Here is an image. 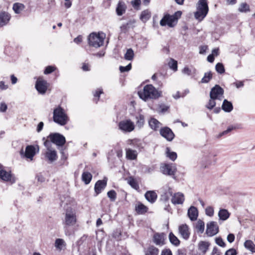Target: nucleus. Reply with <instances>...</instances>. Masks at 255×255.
I'll return each instance as SVG.
<instances>
[{"label":"nucleus","mask_w":255,"mask_h":255,"mask_svg":"<svg viewBox=\"0 0 255 255\" xmlns=\"http://www.w3.org/2000/svg\"><path fill=\"white\" fill-rule=\"evenodd\" d=\"M161 92L158 91L152 85L145 86L142 90L138 92L140 98L146 101L148 99H156L161 96Z\"/></svg>","instance_id":"nucleus-1"},{"label":"nucleus","mask_w":255,"mask_h":255,"mask_svg":"<svg viewBox=\"0 0 255 255\" xmlns=\"http://www.w3.org/2000/svg\"><path fill=\"white\" fill-rule=\"evenodd\" d=\"M209 11L207 0H199L197 4L195 18L201 21L206 17Z\"/></svg>","instance_id":"nucleus-2"},{"label":"nucleus","mask_w":255,"mask_h":255,"mask_svg":"<svg viewBox=\"0 0 255 255\" xmlns=\"http://www.w3.org/2000/svg\"><path fill=\"white\" fill-rule=\"evenodd\" d=\"M53 119L55 123L60 126L66 125L69 121L65 111L60 106L54 109Z\"/></svg>","instance_id":"nucleus-3"},{"label":"nucleus","mask_w":255,"mask_h":255,"mask_svg":"<svg viewBox=\"0 0 255 255\" xmlns=\"http://www.w3.org/2000/svg\"><path fill=\"white\" fill-rule=\"evenodd\" d=\"M76 222L77 217L75 210L71 208H67L63 220V226H73Z\"/></svg>","instance_id":"nucleus-4"},{"label":"nucleus","mask_w":255,"mask_h":255,"mask_svg":"<svg viewBox=\"0 0 255 255\" xmlns=\"http://www.w3.org/2000/svg\"><path fill=\"white\" fill-rule=\"evenodd\" d=\"M105 37V35L103 33L97 34L93 32L89 36V44L93 47H99L103 45Z\"/></svg>","instance_id":"nucleus-5"},{"label":"nucleus","mask_w":255,"mask_h":255,"mask_svg":"<svg viewBox=\"0 0 255 255\" xmlns=\"http://www.w3.org/2000/svg\"><path fill=\"white\" fill-rule=\"evenodd\" d=\"M44 145L46 147L47 150L45 153V158L50 162H52L57 159V155L56 150L52 148V144L48 140H45Z\"/></svg>","instance_id":"nucleus-6"},{"label":"nucleus","mask_w":255,"mask_h":255,"mask_svg":"<svg viewBox=\"0 0 255 255\" xmlns=\"http://www.w3.org/2000/svg\"><path fill=\"white\" fill-rule=\"evenodd\" d=\"M46 140H48L51 143H54L59 146H63L66 142L65 137L58 133H53L50 134L47 136V139Z\"/></svg>","instance_id":"nucleus-7"},{"label":"nucleus","mask_w":255,"mask_h":255,"mask_svg":"<svg viewBox=\"0 0 255 255\" xmlns=\"http://www.w3.org/2000/svg\"><path fill=\"white\" fill-rule=\"evenodd\" d=\"M120 130L126 132H130L134 130V124L130 120H125L121 121L118 125Z\"/></svg>","instance_id":"nucleus-8"},{"label":"nucleus","mask_w":255,"mask_h":255,"mask_svg":"<svg viewBox=\"0 0 255 255\" xmlns=\"http://www.w3.org/2000/svg\"><path fill=\"white\" fill-rule=\"evenodd\" d=\"M176 23L177 21L174 16L168 14L164 15L160 21V24L162 26L167 25L170 27H173L176 24Z\"/></svg>","instance_id":"nucleus-9"},{"label":"nucleus","mask_w":255,"mask_h":255,"mask_svg":"<svg viewBox=\"0 0 255 255\" xmlns=\"http://www.w3.org/2000/svg\"><path fill=\"white\" fill-rule=\"evenodd\" d=\"M224 90L218 85L211 89L210 93V98H215L221 100L223 97Z\"/></svg>","instance_id":"nucleus-10"},{"label":"nucleus","mask_w":255,"mask_h":255,"mask_svg":"<svg viewBox=\"0 0 255 255\" xmlns=\"http://www.w3.org/2000/svg\"><path fill=\"white\" fill-rule=\"evenodd\" d=\"M48 88V83L46 81L41 78H38L35 84V88L40 94H44Z\"/></svg>","instance_id":"nucleus-11"},{"label":"nucleus","mask_w":255,"mask_h":255,"mask_svg":"<svg viewBox=\"0 0 255 255\" xmlns=\"http://www.w3.org/2000/svg\"><path fill=\"white\" fill-rule=\"evenodd\" d=\"M219 232V227L216 222L211 221L207 224L206 234L209 237H212Z\"/></svg>","instance_id":"nucleus-12"},{"label":"nucleus","mask_w":255,"mask_h":255,"mask_svg":"<svg viewBox=\"0 0 255 255\" xmlns=\"http://www.w3.org/2000/svg\"><path fill=\"white\" fill-rule=\"evenodd\" d=\"M160 134L162 137L169 141H172L175 136L173 132L167 127L161 128L160 129Z\"/></svg>","instance_id":"nucleus-13"},{"label":"nucleus","mask_w":255,"mask_h":255,"mask_svg":"<svg viewBox=\"0 0 255 255\" xmlns=\"http://www.w3.org/2000/svg\"><path fill=\"white\" fill-rule=\"evenodd\" d=\"M36 153V148L33 145H27L25 148V151L24 152L22 149L20 154L21 155H23L26 158H29L32 160L33 156Z\"/></svg>","instance_id":"nucleus-14"},{"label":"nucleus","mask_w":255,"mask_h":255,"mask_svg":"<svg viewBox=\"0 0 255 255\" xmlns=\"http://www.w3.org/2000/svg\"><path fill=\"white\" fill-rule=\"evenodd\" d=\"M160 170L164 174L173 175L175 173L176 168L172 164H165L161 166Z\"/></svg>","instance_id":"nucleus-15"},{"label":"nucleus","mask_w":255,"mask_h":255,"mask_svg":"<svg viewBox=\"0 0 255 255\" xmlns=\"http://www.w3.org/2000/svg\"><path fill=\"white\" fill-rule=\"evenodd\" d=\"M166 235L163 233H156L153 236V242L157 246H162L164 244Z\"/></svg>","instance_id":"nucleus-16"},{"label":"nucleus","mask_w":255,"mask_h":255,"mask_svg":"<svg viewBox=\"0 0 255 255\" xmlns=\"http://www.w3.org/2000/svg\"><path fill=\"white\" fill-rule=\"evenodd\" d=\"M0 178L4 181H11L12 180V182H14L10 171L5 170L1 164H0Z\"/></svg>","instance_id":"nucleus-17"},{"label":"nucleus","mask_w":255,"mask_h":255,"mask_svg":"<svg viewBox=\"0 0 255 255\" xmlns=\"http://www.w3.org/2000/svg\"><path fill=\"white\" fill-rule=\"evenodd\" d=\"M184 194L181 192L174 194L171 198V202L174 205L182 204L184 201Z\"/></svg>","instance_id":"nucleus-18"},{"label":"nucleus","mask_w":255,"mask_h":255,"mask_svg":"<svg viewBox=\"0 0 255 255\" xmlns=\"http://www.w3.org/2000/svg\"><path fill=\"white\" fill-rule=\"evenodd\" d=\"M107 180L104 179L102 180H98L95 185V192L96 195L99 194L104 190L107 185Z\"/></svg>","instance_id":"nucleus-19"},{"label":"nucleus","mask_w":255,"mask_h":255,"mask_svg":"<svg viewBox=\"0 0 255 255\" xmlns=\"http://www.w3.org/2000/svg\"><path fill=\"white\" fill-rule=\"evenodd\" d=\"M163 194L161 195V200L166 203L169 201V197L172 195L171 188L168 186L163 187Z\"/></svg>","instance_id":"nucleus-20"},{"label":"nucleus","mask_w":255,"mask_h":255,"mask_svg":"<svg viewBox=\"0 0 255 255\" xmlns=\"http://www.w3.org/2000/svg\"><path fill=\"white\" fill-rule=\"evenodd\" d=\"M179 233L181 236L185 240H187L190 236L189 227L186 224L180 225L178 228Z\"/></svg>","instance_id":"nucleus-21"},{"label":"nucleus","mask_w":255,"mask_h":255,"mask_svg":"<svg viewBox=\"0 0 255 255\" xmlns=\"http://www.w3.org/2000/svg\"><path fill=\"white\" fill-rule=\"evenodd\" d=\"M10 18V14L5 11L0 12V27L6 25Z\"/></svg>","instance_id":"nucleus-22"},{"label":"nucleus","mask_w":255,"mask_h":255,"mask_svg":"<svg viewBox=\"0 0 255 255\" xmlns=\"http://www.w3.org/2000/svg\"><path fill=\"white\" fill-rule=\"evenodd\" d=\"M127 5L125 2L122 0H120L116 7V13L118 15L121 16L125 13L127 9Z\"/></svg>","instance_id":"nucleus-23"},{"label":"nucleus","mask_w":255,"mask_h":255,"mask_svg":"<svg viewBox=\"0 0 255 255\" xmlns=\"http://www.w3.org/2000/svg\"><path fill=\"white\" fill-rule=\"evenodd\" d=\"M188 215L191 221L196 220L198 216L197 209L194 206L190 207L188 210Z\"/></svg>","instance_id":"nucleus-24"},{"label":"nucleus","mask_w":255,"mask_h":255,"mask_svg":"<svg viewBox=\"0 0 255 255\" xmlns=\"http://www.w3.org/2000/svg\"><path fill=\"white\" fill-rule=\"evenodd\" d=\"M144 196L146 199L151 203H154L157 197L156 193L153 191H147Z\"/></svg>","instance_id":"nucleus-25"},{"label":"nucleus","mask_w":255,"mask_h":255,"mask_svg":"<svg viewBox=\"0 0 255 255\" xmlns=\"http://www.w3.org/2000/svg\"><path fill=\"white\" fill-rule=\"evenodd\" d=\"M148 124L150 128L154 130H157L161 126V124L158 120L153 118L148 121Z\"/></svg>","instance_id":"nucleus-26"},{"label":"nucleus","mask_w":255,"mask_h":255,"mask_svg":"<svg viewBox=\"0 0 255 255\" xmlns=\"http://www.w3.org/2000/svg\"><path fill=\"white\" fill-rule=\"evenodd\" d=\"M210 244L205 241H201L198 244V249L203 254L205 255L209 249Z\"/></svg>","instance_id":"nucleus-27"},{"label":"nucleus","mask_w":255,"mask_h":255,"mask_svg":"<svg viewBox=\"0 0 255 255\" xmlns=\"http://www.w3.org/2000/svg\"><path fill=\"white\" fill-rule=\"evenodd\" d=\"M222 108L225 112L229 113L233 109V106L231 102L224 100L222 106Z\"/></svg>","instance_id":"nucleus-28"},{"label":"nucleus","mask_w":255,"mask_h":255,"mask_svg":"<svg viewBox=\"0 0 255 255\" xmlns=\"http://www.w3.org/2000/svg\"><path fill=\"white\" fill-rule=\"evenodd\" d=\"M137 155V151L130 148L126 149V157L130 160H134L136 158Z\"/></svg>","instance_id":"nucleus-29"},{"label":"nucleus","mask_w":255,"mask_h":255,"mask_svg":"<svg viewBox=\"0 0 255 255\" xmlns=\"http://www.w3.org/2000/svg\"><path fill=\"white\" fill-rule=\"evenodd\" d=\"M218 217L220 220L225 221L229 218L230 213L226 209H222L219 211Z\"/></svg>","instance_id":"nucleus-30"},{"label":"nucleus","mask_w":255,"mask_h":255,"mask_svg":"<svg viewBox=\"0 0 255 255\" xmlns=\"http://www.w3.org/2000/svg\"><path fill=\"white\" fill-rule=\"evenodd\" d=\"M244 246L247 250L252 253H255V244L252 241L250 240L246 241L244 244Z\"/></svg>","instance_id":"nucleus-31"},{"label":"nucleus","mask_w":255,"mask_h":255,"mask_svg":"<svg viewBox=\"0 0 255 255\" xmlns=\"http://www.w3.org/2000/svg\"><path fill=\"white\" fill-rule=\"evenodd\" d=\"M159 250L153 246H150L145 251V255H158Z\"/></svg>","instance_id":"nucleus-32"},{"label":"nucleus","mask_w":255,"mask_h":255,"mask_svg":"<svg viewBox=\"0 0 255 255\" xmlns=\"http://www.w3.org/2000/svg\"><path fill=\"white\" fill-rule=\"evenodd\" d=\"M151 17V12L148 9L142 11L141 13L140 18L143 22H146Z\"/></svg>","instance_id":"nucleus-33"},{"label":"nucleus","mask_w":255,"mask_h":255,"mask_svg":"<svg viewBox=\"0 0 255 255\" xmlns=\"http://www.w3.org/2000/svg\"><path fill=\"white\" fill-rule=\"evenodd\" d=\"M92 178V174L87 171L84 172L82 175V180L85 184H88Z\"/></svg>","instance_id":"nucleus-34"},{"label":"nucleus","mask_w":255,"mask_h":255,"mask_svg":"<svg viewBox=\"0 0 255 255\" xmlns=\"http://www.w3.org/2000/svg\"><path fill=\"white\" fill-rule=\"evenodd\" d=\"M60 200L61 202V205L64 207L65 206V205L70 204L73 201V199L68 196H61L60 197Z\"/></svg>","instance_id":"nucleus-35"},{"label":"nucleus","mask_w":255,"mask_h":255,"mask_svg":"<svg viewBox=\"0 0 255 255\" xmlns=\"http://www.w3.org/2000/svg\"><path fill=\"white\" fill-rule=\"evenodd\" d=\"M135 210L138 214H143L147 212V208L142 203H138L135 206Z\"/></svg>","instance_id":"nucleus-36"},{"label":"nucleus","mask_w":255,"mask_h":255,"mask_svg":"<svg viewBox=\"0 0 255 255\" xmlns=\"http://www.w3.org/2000/svg\"><path fill=\"white\" fill-rule=\"evenodd\" d=\"M169 239L170 242L175 246H178L180 244V241L172 233H170L169 235Z\"/></svg>","instance_id":"nucleus-37"},{"label":"nucleus","mask_w":255,"mask_h":255,"mask_svg":"<svg viewBox=\"0 0 255 255\" xmlns=\"http://www.w3.org/2000/svg\"><path fill=\"white\" fill-rule=\"evenodd\" d=\"M238 11L241 12H249L250 11V5L246 2H242L239 6Z\"/></svg>","instance_id":"nucleus-38"},{"label":"nucleus","mask_w":255,"mask_h":255,"mask_svg":"<svg viewBox=\"0 0 255 255\" xmlns=\"http://www.w3.org/2000/svg\"><path fill=\"white\" fill-rule=\"evenodd\" d=\"M65 246H66V243L63 239H57L56 240L55 243V247L57 249H58L60 250H61Z\"/></svg>","instance_id":"nucleus-39"},{"label":"nucleus","mask_w":255,"mask_h":255,"mask_svg":"<svg viewBox=\"0 0 255 255\" xmlns=\"http://www.w3.org/2000/svg\"><path fill=\"white\" fill-rule=\"evenodd\" d=\"M205 224L204 222L201 220H199L196 225V229L197 231L200 233H203L204 231Z\"/></svg>","instance_id":"nucleus-40"},{"label":"nucleus","mask_w":255,"mask_h":255,"mask_svg":"<svg viewBox=\"0 0 255 255\" xmlns=\"http://www.w3.org/2000/svg\"><path fill=\"white\" fill-rule=\"evenodd\" d=\"M166 156L172 161L175 160L177 158V154L175 152L170 151V148L167 147L166 149Z\"/></svg>","instance_id":"nucleus-41"},{"label":"nucleus","mask_w":255,"mask_h":255,"mask_svg":"<svg viewBox=\"0 0 255 255\" xmlns=\"http://www.w3.org/2000/svg\"><path fill=\"white\" fill-rule=\"evenodd\" d=\"M12 8L16 13H19L24 9V6L23 4L15 3L13 5Z\"/></svg>","instance_id":"nucleus-42"},{"label":"nucleus","mask_w":255,"mask_h":255,"mask_svg":"<svg viewBox=\"0 0 255 255\" xmlns=\"http://www.w3.org/2000/svg\"><path fill=\"white\" fill-rule=\"evenodd\" d=\"M125 59L127 60H132L134 57V52L131 48L128 49L125 54Z\"/></svg>","instance_id":"nucleus-43"},{"label":"nucleus","mask_w":255,"mask_h":255,"mask_svg":"<svg viewBox=\"0 0 255 255\" xmlns=\"http://www.w3.org/2000/svg\"><path fill=\"white\" fill-rule=\"evenodd\" d=\"M212 78V74L211 72L205 73L203 78L201 80V83H207L210 81Z\"/></svg>","instance_id":"nucleus-44"},{"label":"nucleus","mask_w":255,"mask_h":255,"mask_svg":"<svg viewBox=\"0 0 255 255\" xmlns=\"http://www.w3.org/2000/svg\"><path fill=\"white\" fill-rule=\"evenodd\" d=\"M136 125L141 128L144 124V117L143 115H140L138 117H136Z\"/></svg>","instance_id":"nucleus-45"},{"label":"nucleus","mask_w":255,"mask_h":255,"mask_svg":"<svg viewBox=\"0 0 255 255\" xmlns=\"http://www.w3.org/2000/svg\"><path fill=\"white\" fill-rule=\"evenodd\" d=\"M168 65L169 67L174 71L177 70V62L176 60L171 59L168 63Z\"/></svg>","instance_id":"nucleus-46"},{"label":"nucleus","mask_w":255,"mask_h":255,"mask_svg":"<svg viewBox=\"0 0 255 255\" xmlns=\"http://www.w3.org/2000/svg\"><path fill=\"white\" fill-rule=\"evenodd\" d=\"M128 183L134 189H137L138 188V185L136 180L132 177H129L128 179Z\"/></svg>","instance_id":"nucleus-47"},{"label":"nucleus","mask_w":255,"mask_h":255,"mask_svg":"<svg viewBox=\"0 0 255 255\" xmlns=\"http://www.w3.org/2000/svg\"><path fill=\"white\" fill-rule=\"evenodd\" d=\"M107 195L111 201L114 202L116 200L117 198V194L115 191L113 190L109 191L107 193Z\"/></svg>","instance_id":"nucleus-48"},{"label":"nucleus","mask_w":255,"mask_h":255,"mask_svg":"<svg viewBox=\"0 0 255 255\" xmlns=\"http://www.w3.org/2000/svg\"><path fill=\"white\" fill-rule=\"evenodd\" d=\"M215 68L217 72L220 74H223L225 72L224 66L223 64L221 63H217L216 65Z\"/></svg>","instance_id":"nucleus-49"},{"label":"nucleus","mask_w":255,"mask_h":255,"mask_svg":"<svg viewBox=\"0 0 255 255\" xmlns=\"http://www.w3.org/2000/svg\"><path fill=\"white\" fill-rule=\"evenodd\" d=\"M169 109V107L164 104L159 105L157 111L159 113H164L166 112Z\"/></svg>","instance_id":"nucleus-50"},{"label":"nucleus","mask_w":255,"mask_h":255,"mask_svg":"<svg viewBox=\"0 0 255 255\" xmlns=\"http://www.w3.org/2000/svg\"><path fill=\"white\" fill-rule=\"evenodd\" d=\"M205 213L206 215L212 217L214 214L213 208L211 206H208L205 209Z\"/></svg>","instance_id":"nucleus-51"},{"label":"nucleus","mask_w":255,"mask_h":255,"mask_svg":"<svg viewBox=\"0 0 255 255\" xmlns=\"http://www.w3.org/2000/svg\"><path fill=\"white\" fill-rule=\"evenodd\" d=\"M216 99L215 98H210L208 104L206 105L207 108L208 109L211 110L216 105L215 100Z\"/></svg>","instance_id":"nucleus-52"},{"label":"nucleus","mask_w":255,"mask_h":255,"mask_svg":"<svg viewBox=\"0 0 255 255\" xmlns=\"http://www.w3.org/2000/svg\"><path fill=\"white\" fill-rule=\"evenodd\" d=\"M7 109V105L4 102L0 103V113H4Z\"/></svg>","instance_id":"nucleus-53"},{"label":"nucleus","mask_w":255,"mask_h":255,"mask_svg":"<svg viewBox=\"0 0 255 255\" xmlns=\"http://www.w3.org/2000/svg\"><path fill=\"white\" fill-rule=\"evenodd\" d=\"M216 243L219 246L221 247H225L226 246V244L224 242L223 240L220 238H217L215 240Z\"/></svg>","instance_id":"nucleus-54"},{"label":"nucleus","mask_w":255,"mask_h":255,"mask_svg":"<svg viewBox=\"0 0 255 255\" xmlns=\"http://www.w3.org/2000/svg\"><path fill=\"white\" fill-rule=\"evenodd\" d=\"M131 68V64L129 63L127 66L124 67V66H120V70L121 72H128L129 71Z\"/></svg>","instance_id":"nucleus-55"},{"label":"nucleus","mask_w":255,"mask_h":255,"mask_svg":"<svg viewBox=\"0 0 255 255\" xmlns=\"http://www.w3.org/2000/svg\"><path fill=\"white\" fill-rule=\"evenodd\" d=\"M55 69L56 68L53 66H48L45 68L44 73L45 74H50L55 71Z\"/></svg>","instance_id":"nucleus-56"},{"label":"nucleus","mask_w":255,"mask_h":255,"mask_svg":"<svg viewBox=\"0 0 255 255\" xmlns=\"http://www.w3.org/2000/svg\"><path fill=\"white\" fill-rule=\"evenodd\" d=\"M102 93L103 90L102 89H98L96 91L95 93L94 94V96L95 98H97V99L96 100V102H97V101L99 100L100 95Z\"/></svg>","instance_id":"nucleus-57"},{"label":"nucleus","mask_w":255,"mask_h":255,"mask_svg":"<svg viewBox=\"0 0 255 255\" xmlns=\"http://www.w3.org/2000/svg\"><path fill=\"white\" fill-rule=\"evenodd\" d=\"M237 253L235 249L232 248L227 250L225 255H237Z\"/></svg>","instance_id":"nucleus-58"},{"label":"nucleus","mask_w":255,"mask_h":255,"mask_svg":"<svg viewBox=\"0 0 255 255\" xmlns=\"http://www.w3.org/2000/svg\"><path fill=\"white\" fill-rule=\"evenodd\" d=\"M131 4L134 8L138 7L141 4L140 0H133L131 1Z\"/></svg>","instance_id":"nucleus-59"},{"label":"nucleus","mask_w":255,"mask_h":255,"mask_svg":"<svg viewBox=\"0 0 255 255\" xmlns=\"http://www.w3.org/2000/svg\"><path fill=\"white\" fill-rule=\"evenodd\" d=\"M160 255H172V253L170 249H165L162 251Z\"/></svg>","instance_id":"nucleus-60"},{"label":"nucleus","mask_w":255,"mask_h":255,"mask_svg":"<svg viewBox=\"0 0 255 255\" xmlns=\"http://www.w3.org/2000/svg\"><path fill=\"white\" fill-rule=\"evenodd\" d=\"M227 241L230 243H233L235 240V235L233 234H229L227 238Z\"/></svg>","instance_id":"nucleus-61"},{"label":"nucleus","mask_w":255,"mask_h":255,"mask_svg":"<svg viewBox=\"0 0 255 255\" xmlns=\"http://www.w3.org/2000/svg\"><path fill=\"white\" fill-rule=\"evenodd\" d=\"M182 73L188 76H190L191 74V70L187 67H184L182 70Z\"/></svg>","instance_id":"nucleus-62"},{"label":"nucleus","mask_w":255,"mask_h":255,"mask_svg":"<svg viewBox=\"0 0 255 255\" xmlns=\"http://www.w3.org/2000/svg\"><path fill=\"white\" fill-rule=\"evenodd\" d=\"M127 142L129 145L134 147L137 144V140L136 139H129Z\"/></svg>","instance_id":"nucleus-63"},{"label":"nucleus","mask_w":255,"mask_h":255,"mask_svg":"<svg viewBox=\"0 0 255 255\" xmlns=\"http://www.w3.org/2000/svg\"><path fill=\"white\" fill-rule=\"evenodd\" d=\"M69 227L70 226H64V233L66 236H70L71 235V232L69 229Z\"/></svg>","instance_id":"nucleus-64"}]
</instances>
